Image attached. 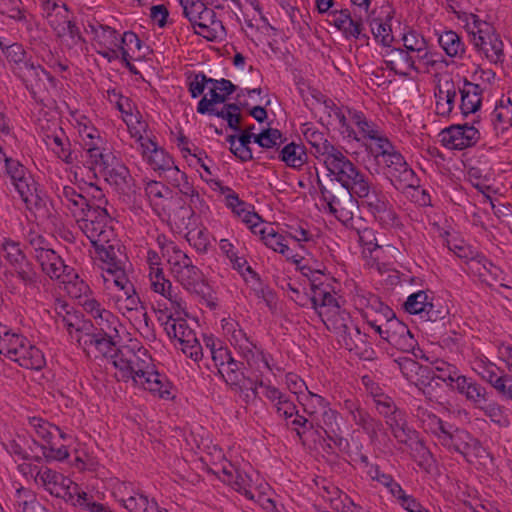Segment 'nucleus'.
<instances>
[{"label":"nucleus","instance_id":"f257e3e1","mask_svg":"<svg viewBox=\"0 0 512 512\" xmlns=\"http://www.w3.org/2000/svg\"><path fill=\"white\" fill-rule=\"evenodd\" d=\"M56 196L75 218L82 233L89 239L102 266L118 263L116 237L110 225L111 218L100 195L98 204H91L76 189L69 185L56 186ZM99 194L100 191H98Z\"/></svg>","mask_w":512,"mask_h":512},{"label":"nucleus","instance_id":"f03ea898","mask_svg":"<svg viewBox=\"0 0 512 512\" xmlns=\"http://www.w3.org/2000/svg\"><path fill=\"white\" fill-rule=\"evenodd\" d=\"M114 376L118 381L146 390L162 399L171 398V383L155 370L151 357L144 348L124 346L112 356Z\"/></svg>","mask_w":512,"mask_h":512},{"label":"nucleus","instance_id":"7ed1b4c3","mask_svg":"<svg viewBox=\"0 0 512 512\" xmlns=\"http://www.w3.org/2000/svg\"><path fill=\"white\" fill-rule=\"evenodd\" d=\"M102 278L108 303L139 331L149 329V317L120 262L102 266Z\"/></svg>","mask_w":512,"mask_h":512},{"label":"nucleus","instance_id":"20e7f679","mask_svg":"<svg viewBox=\"0 0 512 512\" xmlns=\"http://www.w3.org/2000/svg\"><path fill=\"white\" fill-rule=\"evenodd\" d=\"M415 415L423 429L432 434L437 442L447 450L464 456L468 461L479 457L484 451L480 442L468 431L443 422L424 406H418Z\"/></svg>","mask_w":512,"mask_h":512},{"label":"nucleus","instance_id":"39448f33","mask_svg":"<svg viewBox=\"0 0 512 512\" xmlns=\"http://www.w3.org/2000/svg\"><path fill=\"white\" fill-rule=\"evenodd\" d=\"M29 468L35 484L51 496L63 499L66 503L85 511H97L100 506L88 493L69 477L47 466Z\"/></svg>","mask_w":512,"mask_h":512},{"label":"nucleus","instance_id":"423d86ee","mask_svg":"<svg viewBox=\"0 0 512 512\" xmlns=\"http://www.w3.org/2000/svg\"><path fill=\"white\" fill-rule=\"evenodd\" d=\"M321 277H323L321 271L320 274L310 277L313 307L327 329L341 336L343 333L349 332L353 321L350 314L339 305L330 286L320 281Z\"/></svg>","mask_w":512,"mask_h":512},{"label":"nucleus","instance_id":"0eeeda50","mask_svg":"<svg viewBox=\"0 0 512 512\" xmlns=\"http://www.w3.org/2000/svg\"><path fill=\"white\" fill-rule=\"evenodd\" d=\"M378 167L398 190L415 187L418 178L409 167L403 155L387 140H378L377 146L370 152Z\"/></svg>","mask_w":512,"mask_h":512},{"label":"nucleus","instance_id":"6e6552de","mask_svg":"<svg viewBox=\"0 0 512 512\" xmlns=\"http://www.w3.org/2000/svg\"><path fill=\"white\" fill-rule=\"evenodd\" d=\"M460 19L464 23L474 48L491 63L503 62L504 45L494 27L473 13H463Z\"/></svg>","mask_w":512,"mask_h":512},{"label":"nucleus","instance_id":"1a4fd4ad","mask_svg":"<svg viewBox=\"0 0 512 512\" xmlns=\"http://www.w3.org/2000/svg\"><path fill=\"white\" fill-rule=\"evenodd\" d=\"M221 325L230 344L237 350L250 369L259 373H262L263 369L272 370L269 356L257 347L236 320L224 318Z\"/></svg>","mask_w":512,"mask_h":512},{"label":"nucleus","instance_id":"9d476101","mask_svg":"<svg viewBox=\"0 0 512 512\" xmlns=\"http://www.w3.org/2000/svg\"><path fill=\"white\" fill-rule=\"evenodd\" d=\"M310 176L315 173V179L320 190V202L325 211H328L337 220L346 226H353L354 212L358 208L357 202L348 192L337 189L333 184L331 188L322 184L318 170L315 166L309 167Z\"/></svg>","mask_w":512,"mask_h":512},{"label":"nucleus","instance_id":"9b49d317","mask_svg":"<svg viewBox=\"0 0 512 512\" xmlns=\"http://www.w3.org/2000/svg\"><path fill=\"white\" fill-rule=\"evenodd\" d=\"M170 316L164 323V329L169 338L175 341L181 351L189 358L198 362L203 357V348L196 337L195 331L189 327L187 321L180 317Z\"/></svg>","mask_w":512,"mask_h":512},{"label":"nucleus","instance_id":"f8f14e48","mask_svg":"<svg viewBox=\"0 0 512 512\" xmlns=\"http://www.w3.org/2000/svg\"><path fill=\"white\" fill-rule=\"evenodd\" d=\"M357 197L384 227L391 228L400 224L396 212L379 186L370 183Z\"/></svg>","mask_w":512,"mask_h":512},{"label":"nucleus","instance_id":"ddd939ff","mask_svg":"<svg viewBox=\"0 0 512 512\" xmlns=\"http://www.w3.org/2000/svg\"><path fill=\"white\" fill-rule=\"evenodd\" d=\"M374 403L378 412L386 418V423L398 442L409 444L415 439V431L407 426L403 412L396 407L390 396L379 392L375 394Z\"/></svg>","mask_w":512,"mask_h":512},{"label":"nucleus","instance_id":"4468645a","mask_svg":"<svg viewBox=\"0 0 512 512\" xmlns=\"http://www.w3.org/2000/svg\"><path fill=\"white\" fill-rule=\"evenodd\" d=\"M384 315L386 323L384 325L377 324L376 321H368V324L375 330L380 337L389 343L399 346L402 350L409 351L415 347V340L405 324L396 319L394 313L387 306L379 303Z\"/></svg>","mask_w":512,"mask_h":512},{"label":"nucleus","instance_id":"2eb2a0df","mask_svg":"<svg viewBox=\"0 0 512 512\" xmlns=\"http://www.w3.org/2000/svg\"><path fill=\"white\" fill-rule=\"evenodd\" d=\"M1 255L10 272L16 275L25 285H32L36 282L37 274L18 242L4 239L1 244Z\"/></svg>","mask_w":512,"mask_h":512},{"label":"nucleus","instance_id":"dca6fc26","mask_svg":"<svg viewBox=\"0 0 512 512\" xmlns=\"http://www.w3.org/2000/svg\"><path fill=\"white\" fill-rule=\"evenodd\" d=\"M254 234L260 235L262 241L268 248L282 254L287 260L295 263L303 275L310 278L315 274H320V269L312 270L310 267L303 265L304 257L294 254L293 250L288 246L286 238L276 232L273 227L263 225L262 223L258 229H255Z\"/></svg>","mask_w":512,"mask_h":512},{"label":"nucleus","instance_id":"f3484780","mask_svg":"<svg viewBox=\"0 0 512 512\" xmlns=\"http://www.w3.org/2000/svg\"><path fill=\"white\" fill-rule=\"evenodd\" d=\"M169 264L173 278L189 293L203 292V277L201 271L193 265L186 253L178 254Z\"/></svg>","mask_w":512,"mask_h":512},{"label":"nucleus","instance_id":"a211bd4d","mask_svg":"<svg viewBox=\"0 0 512 512\" xmlns=\"http://www.w3.org/2000/svg\"><path fill=\"white\" fill-rule=\"evenodd\" d=\"M51 28L60 43L61 49L66 51L69 56H78L84 51L85 40L79 27L74 23L72 14L65 19H60V21L52 20Z\"/></svg>","mask_w":512,"mask_h":512},{"label":"nucleus","instance_id":"6ab92c4d","mask_svg":"<svg viewBox=\"0 0 512 512\" xmlns=\"http://www.w3.org/2000/svg\"><path fill=\"white\" fill-rule=\"evenodd\" d=\"M133 138L139 144L143 159L154 170L161 173L167 172L174 165L173 158L151 138L144 136L139 131H133Z\"/></svg>","mask_w":512,"mask_h":512},{"label":"nucleus","instance_id":"aec40b11","mask_svg":"<svg viewBox=\"0 0 512 512\" xmlns=\"http://www.w3.org/2000/svg\"><path fill=\"white\" fill-rule=\"evenodd\" d=\"M0 162L5 163L7 175L22 200L26 203L30 202L36 192L35 182L31 175L26 171L23 165L17 160L8 158L0 148Z\"/></svg>","mask_w":512,"mask_h":512},{"label":"nucleus","instance_id":"412c9836","mask_svg":"<svg viewBox=\"0 0 512 512\" xmlns=\"http://www.w3.org/2000/svg\"><path fill=\"white\" fill-rule=\"evenodd\" d=\"M439 136L441 143L446 148L462 150L475 145L479 140L480 133L474 126L465 124L443 129Z\"/></svg>","mask_w":512,"mask_h":512},{"label":"nucleus","instance_id":"4be33fe9","mask_svg":"<svg viewBox=\"0 0 512 512\" xmlns=\"http://www.w3.org/2000/svg\"><path fill=\"white\" fill-rule=\"evenodd\" d=\"M81 306L92 316L102 333L108 335L119 334L118 327L120 323L117 316L105 309L94 297H85L81 301Z\"/></svg>","mask_w":512,"mask_h":512},{"label":"nucleus","instance_id":"5701e85b","mask_svg":"<svg viewBox=\"0 0 512 512\" xmlns=\"http://www.w3.org/2000/svg\"><path fill=\"white\" fill-rule=\"evenodd\" d=\"M149 280L151 289L168 300L171 308L174 309L176 313L186 311V301L175 291L171 281L165 277L162 268L149 271Z\"/></svg>","mask_w":512,"mask_h":512},{"label":"nucleus","instance_id":"b1692460","mask_svg":"<svg viewBox=\"0 0 512 512\" xmlns=\"http://www.w3.org/2000/svg\"><path fill=\"white\" fill-rule=\"evenodd\" d=\"M258 387L262 389L264 397L272 403L278 417L284 420L293 418L298 409L290 396L263 380L256 383L255 389Z\"/></svg>","mask_w":512,"mask_h":512},{"label":"nucleus","instance_id":"393cba45","mask_svg":"<svg viewBox=\"0 0 512 512\" xmlns=\"http://www.w3.org/2000/svg\"><path fill=\"white\" fill-rule=\"evenodd\" d=\"M404 307L408 313L420 315L424 320L432 322L444 318L446 313L442 309H437L435 304L429 301V297L424 291H418L408 296Z\"/></svg>","mask_w":512,"mask_h":512},{"label":"nucleus","instance_id":"a878e982","mask_svg":"<svg viewBox=\"0 0 512 512\" xmlns=\"http://www.w3.org/2000/svg\"><path fill=\"white\" fill-rule=\"evenodd\" d=\"M209 82L208 94L199 101L197 106V112L200 114L212 111L215 104L225 102L227 97L235 90L234 85L226 79H209Z\"/></svg>","mask_w":512,"mask_h":512},{"label":"nucleus","instance_id":"bb28decb","mask_svg":"<svg viewBox=\"0 0 512 512\" xmlns=\"http://www.w3.org/2000/svg\"><path fill=\"white\" fill-rule=\"evenodd\" d=\"M195 32L209 41L222 40L226 36L222 21L217 18L213 9L207 8L205 12L198 17L195 25Z\"/></svg>","mask_w":512,"mask_h":512},{"label":"nucleus","instance_id":"cd10ccee","mask_svg":"<svg viewBox=\"0 0 512 512\" xmlns=\"http://www.w3.org/2000/svg\"><path fill=\"white\" fill-rule=\"evenodd\" d=\"M35 257L42 271L51 279L62 280L69 269H71L64 264L61 257L52 249H36Z\"/></svg>","mask_w":512,"mask_h":512},{"label":"nucleus","instance_id":"c85d7f7f","mask_svg":"<svg viewBox=\"0 0 512 512\" xmlns=\"http://www.w3.org/2000/svg\"><path fill=\"white\" fill-rule=\"evenodd\" d=\"M301 133L307 143L310 144L312 148L313 155L319 160L322 161L325 159L334 149L337 147L334 146L328 139L325 137L324 133L318 130L313 124L305 123L301 126Z\"/></svg>","mask_w":512,"mask_h":512},{"label":"nucleus","instance_id":"c756f323","mask_svg":"<svg viewBox=\"0 0 512 512\" xmlns=\"http://www.w3.org/2000/svg\"><path fill=\"white\" fill-rule=\"evenodd\" d=\"M321 162L336 180L341 184L352 174L356 166L345 156L342 149L337 147Z\"/></svg>","mask_w":512,"mask_h":512},{"label":"nucleus","instance_id":"7c9ffc66","mask_svg":"<svg viewBox=\"0 0 512 512\" xmlns=\"http://www.w3.org/2000/svg\"><path fill=\"white\" fill-rule=\"evenodd\" d=\"M349 121L356 126L362 138L370 139L369 151L377 146L378 140H387L388 138L381 130L371 121H369L361 112L349 110Z\"/></svg>","mask_w":512,"mask_h":512},{"label":"nucleus","instance_id":"2f4dec72","mask_svg":"<svg viewBox=\"0 0 512 512\" xmlns=\"http://www.w3.org/2000/svg\"><path fill=\"white\" fill-rule=\"evenodd\" d=\"M446 64L444 58L434 52L428 50V45L423 52H418L416 55H410V60L407 62V68L413 69L417 72L429 73L432 70H438Z\"/></svg>","mask_w":512,"mask_h":512},{"label":"nucleus","instance_id":"473e14b6","mask_svg":"<svg viewBox=\"0 0 512 512\" xmlns=\"http://www.w3.org/2000/svg\"><path fill=\"white\" fill-rule=\"evenodd\" d=\"M453 389L464 395L466 400L471 402L476 409L487 400L486 388L466 376L457 378Z\"/></svg>","mask_w":512,"mask_h":512},{"label":"nucleus","instance_id":"72a5a7b5","mask_svg":"<svg viewBox=\"0 0 512 512\" xmlns=\"http://www.w3.org/2000/svg\"><path fill=\"white\" fill-rule=\"evenodd\" d=\"M314 427L323 429L328 438L333 440L339 446L342 445L343 438L340 437V425L338 423V413L331 406L322 411L313 421Z\"/></svg>","mask_w":512,"mask_h":512},{"label":"nucleus","instance_id":"f704fd0d","mask_svg":"<svg viewBox=\"0 0 512 512\" xmlns=\"http://www.w3.org/2000/svg\"><path fill=\"white\" fill-rule=\"evenodd\" d=\"M226 204L235 215L249 226L253 233L255 229H258L262 224L260 217L255 212L251 211L250 206L240 200L238 195L234 192H230L226 195Z\"/></svg>","mask_w":512,"mask_h":512},{"label":"nucleus","instance_id":"c9c22d12","mask_svg":"<svg viewBox=\"0 0 512 512\" xmlns=\"http://www.w3.org/2000/svg\"><path fill=\"white\" fill-rule=\"evenodd\" d=\"M436 96V112L438 115L447 116L454 107L457 96V87L451 80H445L438 85Z\"/></svg>","mask_w":512,"mask_h":512},{"label":"nucleus","instance_id":"e433bc0d","mask_svg":"<svg viewBox=\"0 0 512 512\" xmlns=\"http://www.w3.org/2000/svg\"><path fill=\"white\" fill-rule=\"evenodd\" d=\"M472 370L481 377L482 380L489 383L493 388L497 385L505 376L499 374L500 368L496 364L492 363L485 356H477L471 363Z\"/></svg>","mask_w":512,"mask_h":512},{"label":"nucleus","instance_id":"4c0bfd02","mask_svg":"<svg viewBox=\"0 0 512 512\" xmlns=\"http://www.w3.org/2000/svg\"><path fill=\"white\" fill-rule=\"evenodd\" d=\"M115 105L121 112L132 138L133 131L138 130L139 134L146 131V123L139 120V113L135 112V106L129 98L123 96Z\"/></svg>","mask_w":512,"mask_h":512},{"label":"nucleus","instance_id":"58836bf2","mask_svg":"<svg viewBox=\"0 0 512 512\" xmlns=\"http://www.w3.org/2000/svg\"><path fill=\"white\" fill-rule=\"evenodd\" d=\"M124 489L127 492L126 497L123 496L120 500L124 508L131 512H153L155 504L157 503L154 499H149L145 494L140 491L129 492V486L124 485Z\"/></svg>","mask_w":512,"mask_h":512},{"label":"nucleus","instance_id":"ea45409f","mask_svg":"<svg viewBox=\"0 0 512 512\" xmlns=\"http://www.w3.org/2000/svg\"><path fill=\"white\" fill-rule=\"evenodd\" d=\"M15 362L27 369L40 370L45 366V357L39 348L27 340L15 358Z\"/></svg>","mask_w":512,"mask_h":512},{"label":"nucleus","instance_id":"a19ab883","mask_svg":"<svg viewBox=\"0 0 512 512\" xmlns=\"http://www.w3.org/2000/svg\"><path fill=\"white\" fill-rule=\"evenodd\" d=\"M88 32L93 35V39L100 48L119 47V34L115 29L99 22L89 23Z\"/></svg>","mask_w":512,"mask_h":512},{"label":"nucleus","instance_id":"79ce46f5","mask_svg":"<svg viewBox=\"0 0 512 512\" xmlns=\"http://www.w3.org/2000/svg\"><path fill=\"white\" fill-rule=\"evenodd\" d=\"M438 43L448 57L460 59L465 54V44L455 31L446 30L439 33Z\"/></svg>","mask_w":512,"mask_h":512},{"label":"nucleus","instance_id":"37998d69","mask_svg":"<svg viewBox=\"0 0 512 512\" xmlns=\"http://www.w3.org/2000/svg\"><path fill=\"white\" fill-rule=\"evenodd\" d=\"M461 94L460 109L464 115L476 112L481 105L480 87L466 82L462 88H457Z\"/></svg>","mask_w":512,"mask_h":512},{"label":"nucleus","instance_id":"c03bdc74","mask_svg":"<svg viewBox=\"0 0 512 512\" xmlns=\"http://www.w3.org/2000/svg\"><path fill=\"white\" fill-rule=\"evenodd\" d=\"M29 426L31 432L34 433V436L37 439L43 441V443H47L48 441L51 442V439H55L57 437L61 438L62 440L67 439V435L62 433L57 426L52 425L51 423L41 418H31L29 421Z\"/></svg>","mask_w":512,"mask_h":512},{"label":"nucleus","instance_id":"a18cd8bd","mask_svg":"<svg viewBox=\"0 0 512 512\" xmlns=\"http://www.w3.org/2000/svg\"><path fill=\"white\" fill-rule=\"evenodd\" d=\"M491 122L497 133H502L512 126V100L510 97L501 100L495 107L491 114Z\"/></svg>","mask_w":512,"mask_h":512},{"label":"nucleus","instance_id":"49530a36","mask_svg":"<svg viewBox=\"0 0 512 512\" xmlns=\"http://www.w3.org/2000/svg\"><path fill=\"white\" fill-rule=\"evenodd\" d=\"M27 338L10 328L7 329L5 336L0 341V354L15 361L22 347L26 344Z\"/></svg>","mask_w":512,"mask_h":512},{"label":"nucleus","instance_id":"de8ad7c7","mask_svg":"<svg viewBox=\"0 0 512 512\" xmlns=\"http://www.w3.org/2000/svg\"><path fill=\"white\" fill-rule=\"evenodd\" d=\"M278 157L287 166L294 169H300L307 161L305 147L294 142L285 145L279 151Z\"/></svg>","mask_w":512,"mask_h":512},{"label":"nucleus","instance_id":"09e8293b","mask_svg":"<svg viewBox=\"0 0 512 512\" xmlns=\"http://www.w3.org/2000/svg\"><path fill=\"white\" fill-rule=\"evenodd\" d=\"M61 282L64 284V288L67 291V293L73 297L79 300V304L81 305V301L85 297H92L91 295H88L90 292L89 286L79 278L78 274L73 270L69 269L67 274L63 277Z\"/></svg>","mask_w":512,"mask_h":512},{"label":"nucleus","instance_id":"8fccbe9b","mask_svg":"<svg viewBox=\"0 0 512 512\" xmlns=\"http://www.w3.org/2000/svg\"><path fill=\"white\" fill-rule=\"evenodd\" d=\"M306 415L314 421L315 418L330 405L324 397L308 391L307 394L298 398Z\"/></svg>","mask_w":512,"mask_h":512},{"label":"nucleus","instance_id":"3c124183","mask_svg":"<svg viewBox=\"0 0 512 512\" xmlns=\"http://www.w3.org/2000/svg\"><path fill=\"white\" fill-rule=\"evenodd\" d=\"M100 172L104 173L107 181L119 188L127 185L130 179L128 168L115 160H111L107 168H103Z\"/></svg>","mask_w":512,"mask_h":512},{"label":"nucleus","instance_id":"603ef678","mask_svg":"<svg viewBox=\"0 0 512 512\" xmlns=\"http://www.w3.org/2000/svg\"><path fill=\"white\" fill-rule=\"evenodd\" d=\"M425 374H430L432 379H438L446 383L449 387L453 389V386L456 385V379L462 378L463 375H460L453 365H450L446 362H437L428 372Z\"/></svg>","mask_w":512,"mask_h":512},{"label":"nucleus","instance_id":"864d4df0","mask_svg":"<svg viewBox=\"0 0 512 512\" xmlns=\"http://www.w3.org/2000/svg\"><path fill=\"white\" fill-rule=\"evenodd\" d=\"M478 409L499 427L510 425V419L505 412V408L496 401H488L487 399Z\"/></svg>","mask_w":512,"mask_h":512},{"label":"nucleus","instance_id":"5fc2aeb1","mask_svg":"<svg viewBox=\"0 0 512 512\" xmlns=\"http://www.w3.org/2000/svg\"><path fill=\"white\" fill-rule=\"evenodd\" d=\"M87 157V163L90 169L98 170L99 172L103 168H107V165L111 160H115V157L109 151L107 146L89 148L85 151Z\"/></svg>","mask_w":512,"mask_h":512},{"label":"nucleus","instance_id":"6e6d98bb","mask_svg":"<svg viewBox=\"0 0 512 512\" xmlns=\"http://www.w3.org/2000/svg\"><path fill=\"white\" fill-rule=\"evenodd\" d=\"M410 60V55L402 49H391L385 55V64L388 69L397 74H407V62Z\"/></svg>","mask_w":512,"mask_h":512},{"label":"nucleus","instance_id":"4d7b16f0","mask_svg":"<svg viewBox=\"0 0 512 512\" xmlns=\"http://www.w3.org/2000/svg\"><path fill=\"white\" fill-rule=\"evenodd\" d=\"M14 73L22 79L26 86H32L34 83L41 81L42 76L47 75L43 68L39 65H35L29 60H27L21 67H17V71Z\"/></svg>","mask_w":512,"mask_h":512},{"label":"nucleus","instance_id":"13d9d810","mask_svg":"<svg viewBox=\"0 0 512 512\" xmlns=\"http://www.w3.org/2000/svg\"><path fill=\"white\" fill-rule=\"evenodd\" d=\"M59 437L51 439V442L42 443V454L48 462L64 461L69 457V451L65 444L58 443Z\"/></svg>","mask_w":512,"mask_h":512},{"label":"nucleus","instance_id":"bf43d9fd","mask_svg":"<svg viewBox=\"0 0 512 512\" xmlns=\"http://www.w3.org/2000/svg\"><path fill=\"white\" fill-rule=\"evenodd\" d=\"M118 336L119 334L108 335L98 332L93 356L97 357L98 355H102L104 357H109L110 363L112 364V356L120 350L115 348V342L113 341V339Z\"/></svg>","mask_w":512,"mask_h":512},{"label":"nucleus","instance_id":"052dcab7","mask_svg":"<svg viewBox=\"0 0 512 512\" xmlns=\"http://www.w3.org/2000/svg\"><path fill=\"white\" fill-rule=\"evenodd\" d=\"M15 501L20 512H35L40 506L36 493L22 486L16 489Z\"/></svg>","mask_w":512,"mask_h":512},{"label":"nucleus","instance_id":"680f3d73","mask_svg":"<svg viewBox=\"0 0 512 512\" xmlns=\"http://www.w3.org/2000/svg\"><path fill=\"white\" fill-rule=\"evenodd\" d=\"M370 183L369 178L356 167L352 174L349 175L346 181L342 182L341 185L346 188V192L352 196H357L363 189H366Z\"/></svg>","mask_w":512,"mask_h":512},{"label":"nucleus","instance_id":"e2e57ef3","mask_svg":"<svg viewBox=\"0 0 512 512\" xmlns=\"http://www.w3.org/2000/svg\"><path fill=\"white\" fill-rule=\"evenodd\" d=\"M63 315L64 316L60 318L56 323L58 324V326H62L63 328H65L69 333L70 337H74V334L80 331V329H86L90 327L89 322L84 321L80 315H78L76 312L72 310L66 312Z\"/></svg>","mask_w":512,"mask_h":512},{"label":"nucleus","instance_id":"0e129e2a","mask_svg":"<svg viewBox=\"0 0 512 512\" xmlns=\"http://www.w3.org/2000/svg\"><path fill=\"white\" fill-rule=\"evenodd\" d=\"M42 9L50 27L52 26V20L60 21V19H65L72 14L64 3L58 4L52 0H45Z\"/></svg>","mask_w":512,"mask_h":512},{"label":"nucleus","instance_id":"69168bd1","mask_svg":"<svg viewBox=\"0 0 512 512\" xmlns=\"http://www.w3.org/2000/svg\"><path fill=\"white\" fill-rule=\"evenodd\" d=\"M98 332L94 331L93 325L90 323L89 328H82L74 337H71L73 341H76L79 346L86 352L87 355L91 356L94 353V346L97 340Z\"/></svg>","mask_w":512,"mask_h":512},{"label":"nucleus","instance_id":"338daca9","mask_svg":"<svg viewBox=\"0 0 512 512\" xmlns=\"http://www.w3.org/2000/svg\"><path fill=\"white\" fill-rule=\"evenodd\" d=\"M398 366L403 376L409 382L414 383L415 385H418L417 376L419 374L424 375L426 372H428L427 367L420 366L418 362L411 358L401 359L400 361H398Z\"/></svg>","mask_w":512,"mask_h":512},{"label":"nucleus","instance_id":"774afa93","mask_svg":"<svg viewBox=\"0 0 512 512\" xmlns=\"http://www.w3.org/2000/svg\"><path fill=\"white\" fill-rule=\"evenodd\" d=\"M370 26L374 38L384 46L389 47L394 40L389 22H383L380 19H373L370 22Z\"/></svg>","mask_w":512,"mask_h":512}]
</instances>
